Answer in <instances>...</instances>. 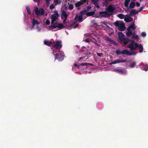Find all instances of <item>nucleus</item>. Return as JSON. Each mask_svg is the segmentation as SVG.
I'll return each instance as SVG.
<instances>
[{
    "label": "nucleus",
    "instance_id": "46",
    "mask_svg": "<svg viewBox=\"0 0 148 148\" xmlns=\"http://www.w3.org/2000/svg\"><path fill=\"white\" fill-rule=\"evenodd\" d=\"M54 14L58 16H60V15L58 14V12L57 10H55L54 12Z\"/></svg>",
    "mask_w": 148,
    "mask_h": 148
},
{
    "label": "nucleus",
    "instance_id": "52",
    "mask_svg": "<svg viewBox=\"0 0 148 148\" xmlns=\"http://www.w3.org/2000/svg\"><path fill=\"white\" fill-rule=\"evenodd\" d=\"M136 5L137 7H138L140 6V4L139 2H136Z\"/></svg>",
    "mask_w": 148,
    "mask_h": 148
},
{
    "label": "nucleus",
    "instance_id": "57",
    "mask_svg": "<svg viewBox=\"0 0 148 148\" xmlns=\"http://www.w3.org/2000/svg\"><path fill=\"white\" fill-rule=\"evenodd\" d=\"M78 24H77L76 25H75L74 26V28L75 29V28H76L77 27H78Z\"/></svg>",
    "mask_w": 148,
    "mask_h": 148
},
{
    "label": "nucleus",
    "instance_id": "43",
    "mask_svg": "<svg viewBox=\"0 0 148 148\" xmlns=\"http://www.w3.org/2000/svg\"><path fill=\"white\" fill-rule=\"evenodd\" d=\"M55 5L53 4H51L49 7V8L50 9H52L55 7Z\"/></svg>",
    "mask_w": 148,
    "mask_h": 148
},
{
    "label": "nucleus",
    "instance_id": "18",
    "mask_svg": "<svg viewBox=\"0 0 148 148\" xmlns=\"http://www.w3.org/2000/svg\"><path fill=\"white\" fill-rule=\"evenodd\" d=\"M138 13L137 11L135 9H132L130 11L129 14L130 16H133L134 15Z\"/></svg>",
    "mask_w": 148,
    "mask_h": 148
},
{
    "label": "nucleus",
    "instance_id": "17",
    "mask_svg": "<svg viewBox=\"0 0 148 148\" xmlns=\"http://www.w3.org/2000/svg\"><path fill=\"white\" fill-rule=\"evenodd\" d=\"M84 1L83 0H81L80 1L77 2L75 4V6L76 7H78L80 6L81 5L84 3Z\"/></svg>",
    "mask_w": 148,
    "mask_h": 148
},
{
    "label": "nucleus",
    "instance_id": "45",
    "mask_svg": "<svg viewBox=\"0 0 148 148\" xmlns=\"http://www.w3.org/2000/svg\"><path fill=\"white\" fill-rule=\"evenodd\" d=\"M141 35L142 37H145L146 36V34L145 32H142Z\"/></svg>",
    "mask_w": 148,
    "mask_h": 148
},
{
    "label": "nucleus",
    "instance_id": "28",
    "mask_svg": "<svg viewBox=\"0 0 148 148\" xmlns=\"http://www.w3.org/2000/svg\"><path fill=\"white\" fill-rule=\"evenodd\" d=\"M127 32H126V35L127 36H130L132 34V32L131 31V29H127Z\"/></svg>",
    "mask_w": 148,
    "mask_h": 148
},
{
    "label": "nucleus",
    "instance_id": "3",
    "mask_svg": "<svg viewBox=\"0 0 148 148\" xmlns=\"http://www.w3.org/2000/svg\"><path fill=\"white\" fill-rule=\"evenodd\" d=\"M53 55L55 56V60L56 59L58 60L59 61H61L64 59V53L62 51L60 53H57L56 54H54V52H53Z\"/></svg>",
    "mask_w": 148,
    "mask_h": 148
},
{
    "label": "nucleus",
    "instance_id": "23",
    "mask_svg": "<svg viewBox=\"0 0 148 148\" xmlns=\"http://www.w3.org/2000/svg\"><path fill=\"white\" fill-rule=\"evenodd\" d=\"M57 22H55L53 25H50L49 27L51 29H53L57 27Z\"/></svg>",
    "mask_w": 148,
    "mask_h": 148
},
{
    "label": "nucleus",
    "instance_id": "59",
    "mask_svg": "<svg viewBox=\"0 0 148 148\" xmlns=\"http://www.w3.org/2000/svg\"><path fill=\"white\" fill-rule=\"evenodd\" d=\"M61 1L59 0V1L58 3V4H61Z\"/></svg>",
    "mask_w": 148,
    "mask_h": 148
},
{
    "label": "nucleus",
    "instance_id": "42",
    "mask_svg": "<svg viewBox=\"0 0 148 148\" xmlns=\"http://www.w3.org/2000/svg\"><path fill=\"white\" fill-rule=\"evenodd\" d=\"M145 5H144L143 6V7H141L140 8V9H139V10H138V11H137V12H138H138H139L141 11L142 10H143V8H144V7L145 6Z\"/></svg>",
    "mask_w": 148,
    "mask_h": 148
},
{
    "label": "nucleus",
    "instance_id": "24",
    "mask_svg": "<svg viewBox=\"0 0 148 148\" xmlns=\"http://www.w3.org/2000/svg\"><path fill=\"white\" fill-rule=\"evenodd\" d=\"M135 5V3L134 2L132 1L130 4L129 8H130L133 9L134 8Z\"/></svg>",
    "mask_w": 148,
    "mask_h": 148
},
{
    "label": "nucleus",
    "instance_id": "6",
    "mask_svg": "<svg viewBox=\"0 0 148 148\" xmlns=\"http://www.w3.org/2000/svg\"><path fill=\"white\" fill-rule=\"evenodd\" d=\"M115 7L114 5H110L108 6V8L106 9V10H107L110 13L112 14L115 10Z\"/></svg>",
    "mask_w": 148,
    "mask_h": 148
},
{
    "label": "nucleus",
    "instance_id": "11",
    "mask_svg": "<svg viewBox=\"0 0 148 148\" xmlns=\"http://www.w3.org/2000/svg\"><path fill=\"white\" fill-rule=\"evenodd\" d=\"M136 29V27L134 22H132L130 25L127 28V29H128L129 30L131 29L132 30V29L133 30H134Z\"/></svg>",
    "mask_w": 148,
    "mask_h": 148
},
{
    "label": "nucleus",
    "instance_id": "9",
    "mask_svg": "<svg viewBox=\"0 0 148 148\" xmlns=\"http://www.w3.org/2000/svg\"><path fill=\"white\" fill-rule=\"evenodd\" d=\"M119 38V42L121 43H122V41L125 38L124 35L121 32H119L118 33Z\"/></svg>",
    "mask_w": 148,
    "mask_h": 148
},
{
    "label": "nucleus",
    "instance_id": "60",
    "mask_svg": "<svg viewBox=\"0 0 148 148\" xmlns=\"http://www.w3.org/2000/svg\"><path fill=\"white\" fill-rule=\"evenodd\" d=\"M132 35H135V32H132Z\"/></svg>",
    "mask_w": 148,
    "mask_h": 148
},
{
    "label": "nucleus",
    "instance_id": "47",
    "mask_svg": "<svg viewBox=\"0 0 148 148\" xmlns=\"http://www.w3.org/2000/svg\"><path fill=\"white\" fill-rule=\"evenodd\" d=\"M74 65L78 69H80V65L79 64H74Z\"/></svg>",
    "mask_w": 148,
    "mask_h": 148
},
{
    "label": "nucleus",
    "instance_id": "32",
    "mask_svg": "<svg viewBox=\"0 0 148 148\" xmlns=\"http://www.w3.org/2000/svg\"><path fill=\"white\" fill-rule=\"evenodd\" d=\"M130 1V0H125L124 6L126 7H127Z\"/></svg>",
    "mask_w": 148,
    "mask_h": 148
},
{
    "label": "nucleus",
    "instance_id": "36",
    "mask_svg": "<svg viewBox=\"0 0 148 148\" xmlns=\"http://www.w3.org/2000/svg\"><path fill=\"white\" fill-rule=\"evenodd\" d=\"M89 63H86V62L82 63L81 64H80V69L81 68V67L82 66H87V65H89Z\"/></svg>",
    "mask_w": 148,
    "mask_h": 148
},
{
    "label": "nucleus",
    "instance_id": "29",
    "mask_svg": "<svg viewBox=\"0 0 148 148\" xmlns=\"http://www.w3.org/2000/svg\"><path fill=\"white\" fill-rule=\"evenodd\" d=\"M133 20V18L130 17H129V18H124V21L126 22H130L132 21Z\"/></svg>",
    "mask_w": 148,
    "mask_h": 148
},
{
    "label": "nucleus",
    "instance_id": "26",
    "mask_svg": "<svg viewBox=\"0 0 148 148\" xmlns=\"http://www.w3.org/2000/svg\"><path fill=\"white\" fill-rule=\"evenodd\" d=\"M138 48H139V52L141 53L143 52V46L141 44L138 45Z\"/></svg>",
    "mask_w": 148,
    "mask_h": 148
},
{
    "label": "nucleus",
    "instance_id": "50",
    "mask_svg": "<svg viewBox=\"0 0 148 148\" xmlns=\"http://www.w3.org/2000/svg\"><path fill=\"white\" fill-rule=\"evenodd\" d=\"M59 0H54V2L56 5H57L58 4Z\"/></svg>",
    "mask_w": 148,
    "mask_h": 148
},
{
    "label": "nucleus",
    "instance_id": "38",
    "mask_svg": "<svg viewBox=\"0 0 148 148\" xmlns=\"http://www.w3.org/2000/svg\"><path fill=\"white\" fill-rule=\"evenodd\" d=\"M84 41L86 42H87L88 43H89L91 41V40L89 38H87Z\"/></svg>",
    "mask_w": 148,
    "mask_h": 148
},
{
    "label": "nucleus",
    "instance_id": "4",
    "mask_svg": "<svg viewBox=\"0 0 148 148\" xmlns=\"http://www.w3.org/2000/svg\"><path fill=\"white\" fill-rule=\"evenodd\" d=\"M62 41L61 40H56V43L55 42H53V47L56 49H60L62 47Z\"/></svg>",
    "mask_w": 148,
    "mask_h": 148
},
{
    "label": "nucleus",
    "instance_id": "64",
    "mask_svg": "<svg viewBox=\"0 0 148 148\" xmlns=\"http://www.w3.org/2000/svg\"><path fill=\"white\" fill-rule=\"evenodd\" d=\"M140 2H141V0H140Z\"/></svg>",
    "mask_w": 148,
    "mask_h": 148
},
{
    "label": "nucleus",
    "instance_id": "41",
    "mask_svg": "<svg viewBox=\"0 0 148 148\" xmlns=\"http://www.w3.org/2000/svg\"><path fill=\"white\" fill-rule=\"evenodd\" d=\"M68 8L70 10H72L73 9V5L72 4H71L69 5V6Z\"/></svg>",
    "mask_w": 148,
    "mask_h": 148
},
{
    "label": "nucleus",
    "instance_id": "44",
    "mask_svg": "<svg viewBox=\"0 0 148 148\" xmlns=\"http://www.w3.org/2000/svg\"><path fill=\"white\" fill-rule=\"evenodd\" d=\"M92 8V7L90 5H89L87 6L86 8V11H89L90 9Z\"/></svg>",
    "mask_w": 148,
    "mask_h": 148
},
{
    "label": "nucleus",
    "instance_id": "62",
    "mask_svg": "<svg viewBox=\"0 0 148 148\" xmlns=\"http://www.w3.org/2000/svg\"><path fill=\"white\" fill-rule=\"evenodd\" d=\"M83 12V11H82V12H80V13H82Z\"/></svg>",
    "mask_w": 148,
    "mask_h": 148
},
{
    "label": "nucleus",
    "instance_id": "13",
    "mask_svg": "<svg viewBox=\"0 0 148 148\" xmlns=\"http://www.w3.org/2000/svg\"><path fill=\"white\" fill-rule=\"evenodd\" d=\"M91 1V3L94 4L95 6L98 8H100V7L98 4L99 0H90Z\"/></svg>",
    "mask_w": 148,
    "mask_h": 148
},
{
    "label": "nucleus",
    "instance_id": "22",
    "mask_svg": "<svg viewBox=\"0 0 148 148\" xmlns=\"http://www.w3.org/2000/svg\"><path fill=\"white\" fill-rule=\"evenodd\" d=\"M95 13L94 11H92L90 12H88L86 13V15L87 16H89L93 15Z\"/></svg>",
    "mask_w": 148,
    "mask_h": 148
},
{
    "label": "nucleus",
    "instance_id": "12",
    "mask_svg": "<svg viewBox=\"0 0 148 148\" xmlns=\"http://www.w3.org/2000/svg\"><path fill=\"white\" fill-rule=\"evenodd\" d=\"M68 16V14L66 13V11L64 10L62 11L61 15L62 19L67 18Z\"/></svg>",
    "mask_w": 148,
    "mask_h": 148
},
{
    "label": "nucleus",
    "instance_id": "21",
    "mask_svg": "<svg viewBox=\"0 0 148 148\" xmlns=\"http://www.w3.org/2000/svg\"><path fill=\"white\" fill-rule=\"evenodd\" d=\"M82 17L81 15L78 16V15H77L75 16V20H77L78 19L79 22H81L82 21Z\"/></svg>",
    "mask_w": 148,
    "mask_h": 148
},
{
    "label": "nucleus",
    "instance_id": "49",
    "mask_svg": "<svg viewBox=\"0 0 148 148\" xmlns=\"http://www.w3.org/2000/svg\"><path fill=\"white\" fill-rule=\"evenodd\" d=\"M97 56H98L99 57H101L103 55V53H97Z\"/></svg>",
    "mask_w": 148,
    "mask_h": 148
},
{
    "label": "nucleus",
    "instance_id": "40",
    "mask_svg": "<svg viewBox=\"0 0 148 148\" xmlns=\"http://www.w3.org/2000/svg\"><path fill=\"white\" fill-rule=\"evenodd\" d=\"M26 9L28 14H31V10L29 7V6H27L26 7Z\"/></svg>",
    "mask_w": 148,
    "mask_h": 148
},
{
    "label": "nucleus",
    "instance_id": "15",
    "mask_svg": "<svg viewBox=\"0 0 148 148\" xmlns=\"http://www.w3.org/2000/svg\"><path fill=\"white\" fill-rule=\"evenodd\" d=\"M105 39L110 42L111 44H115V41L107 36L105 37Z\"/></svg>",
    "mask_w": 148,
    "mask_h": 148
},
{
    "label": "nucleus",
    "instance_id": "34",
    "mask_svg": "<svg viewBox=\"0 0 148 148\" xmlns=\"http://www.w3.org/2000/svg\"><path fill=\"white\" fill-rule=\"evenodd\" d=\"M59 17L58 16L56 15L55 14H52L51 15V19L56 20L58 19Z\"/></svg>",
    "mask_w": 148,
    "mask_h": 148
},
{
    "label": "nucleus",
    "instance_id": "7",
    "mask_svg": "<svg viewBox=\"0 0 148 148\" xmlns=\"http://www.w3.org/2000/svg\"><path fill=\"white\" fill-rule=\"evenodd\" d=\"M99 14L102 15V16L103 17H109L110 16L112 15V14L108 12H99Z\"/></svg>",
    "mask_w": 148,
    "mask_h": 148
},
{
    "label": "nucleus",
    "instance_id": "1",
    "mask_svg": "<svg viewBox=\"0 0 148 148\" xmlns=\"http://www.w3.org/2000/svg\"><path fill=\"white\" fill-rule=\"evenodd\" d=\"M114 24L116 26L118 27V29L120 31H124L125 29V24L122 21H116Z\"/></svg>",
    "mask_w": 148,
    "mask_h": 148
},
{
    "label": "nucleus",
    "instance_id": "51",
    "mask_svg": "<svg viewBox=\"0 0 148 148\" xmlns=\"http://www.w3.org/2000/svg\"><path fill=\"white\" fill-rule=\"evenodd\" d=\"M35 3H37L38 4H39L40 3V0H33Z\"/></svg>",
    "mask_w": 148,
    "mask_h": 148
},
{
    "label": "nucleus",
    "instance_id": "20",
    "mask_svg": "<svg viewBox=\"0 0 148 148\" xmlns=\"http://www.w3.org/2000/svg\"><path fill=\"white\" fill-rule=\"evenodd\" d=\"M32 28L34 27L35 25H39L40 24V23L39 22L38 20H35L34 19H33L32 20Z\"/></svg>",
    "mask_w": 148,
    "mask_h": 148
},
{
    "label": "nucleus",
    "instance_id": "54",
    "mask_svg": "<svg viewBox=\"0 0 148 148\" xmlns=\"http://www.w3.org/2000/svg\"><path fill=\"white\" fill-rule=\"evenodd\" d=\"M64 20L63 21V23L64 24H65L66 23V21L67 20V18H64Z\"/></svg>",
    "mask_w": 148,
    "mask_h": 148
},
{
    "label": "nucleus",
    "instance_id": "8",
    "mask_svg": "<svg viewBox=\"0 0 148 148\" xmlns=\"http://www.w3.org/2000/svg\"><path fill=\"white\" fill-rule=\"evenodd\" d=\"M125 62H128L126 60H121L118 59L116 60L115 61H112L110 63V64H116L117 63H123Z\"/></svg>",
    "mask_w": 148,
    "mask_h": 148
},
{
    "label": "nucleus",
    "instance_id": "39",
    "mask_svg": "<svg viewBox=\"0 0 148 148\" xmlns=\"http://www.w3.org/2000/svg\"><path fill=\"white\" fill-rule=\"evenodd\" d=\"M108 0H106L104 1L103 3V6H107L108 5Z\"/></svg>",
    "mask_w": 148,
    "mask_h": 148
},
{
    "label": "nucleus",
    "instance_id": "63",
    "mask_svg": "<svg viewBox=\"0 0 148 148\" xmlns=\"http://www.w3.org/2000/svg\"><path fill=\"white\" fill-rule=\"evenodd\" d=\"M133 1H136V0H133Z\"/></svg>",
    "mask_w": 148,
    "mask_h": 148
},
{
    "label": "nucleus",
    "instance_id": "61",
    "mask_svg": "<svg viewBox=\"0 0 148 148\" xmlns=\"http://www.w3.org/2000/svg\"><path fill=\"white\" fill-rule=\"evenodd\" d=\"M89 65H90L91 66H92L93 65V64H91V63H89Z\"/></svg>",
    "mask_w": 148,
    "mask_h": 148
},
{
    "label": "nucleus",
    "instance_id": "53",
    "mask_svg": "<svg viewBox=\"0 0 148 148\" xmlns=\"http://www.w3.org/2000/svg\"><path fill=\"white\" fill-rule=\"evenodd\" d=\"M101 23L102 24H103L104 25H106V26H107V23H106V22L105 21H103V22H102Z\"/></svg>",
    "mask_w": 148,
    "mask_h": 148
},
{
    "label": "nucleus",
    "instance_id": "25",
    "mask_svg": "<svg viewBox=\"0 0 148 148\" xmlns=\"http://www.w3.org/2000/svg\"><path fill=\"white\" fill-rule=\"evenodd\" d=\"M141 67L142 70L147 71L148 70V65L146 64L145 65H143Z\"/></svg>",
    "mask_w": 148,
    "mask_h": 148
},
{
    "label": "nucleus",
    "instance_id": "35",
    "mask_svg": "<svg viewBox=\"0 0 148 148\" xmlns=\"http://www.w3.org/2000/svg\"><path fill=\"white\" fill-rule=\"evenodd\" d=\"M117 16L118 17L121 19H123L125 17L124 15L122 14H119L117 15Z\"/></svg>",
    "mask_w": 148,
    "mask_h": 148
},
{
    "label": "nucleus",
    "instance_id": "31",
    "mask_svg": "<svg viewBox=\"0 0 148 148\" xmlns=\"http://www.w3.org/2000/svg\"><path fill=\"white\" fill-rule=\"evenodd\" d=\"M62 8L65 11H66L68 10L67 6L66 5V4H62Z\"/></svg>",
    "mask_w": 148,
    "mask_h": 148
},
{
    "label": "nucleus",
    "instance_id": "30",
    "mask_svg": "<svg viewBox=\"0 0 148 148\" xmlns=\"http://www.w3.org/2000/svg\"><path fill=\"white\" fill-rule=\"evenodd\" d=\"M136 65V62H131L130 66V67L133 68L135 67Z\"/></svg>",
    "mask_w": 148,
    "mask_h": 148
},
{
    "label": "nucleus",
    "instance_id": "19",
    "mask_svg": "<svg viewBox=\"0 0 148 148\" xmlns=\"http://www.w3.org/2000/svg\"><path fill=\"white\" fill-rule=\"evenodd\" d=\"M131 40L129 39L128 38H125L122 41V43H123L125 45L127 44L130 41H131Z\"/></svg>",
    "mask_w": 148,
    "mask_h": 148
},
{
    "label": "nucleus",
    "instance_id": "10",
    "mask_svg": "<svg viewBox=\"0 0 148 148\" xmlns=\"http://www.w3.org/2000/svg\"><path fill=\"white\" fill-rule=\"evenodd\" d=\"M122 54H126L127 55L131 56L135 54L134 52L131 53L127 49H125L122 50Z\"/></svg>",
    "mask_w": 148,
    "mask_h": 148
},
{
    "label": "nucleus",
    "instance_id": "5",
    "mask_svg": "<svg viewBox=\"0 0 148 148\" xmlns=\"http://www.w3.org/2000/svg\"><path fill=\"white\" fill-rule=\"evenodd\" d=\"M44 9L42 8L38 9V8H37L35 10V14L40 16L43 15L44 14Z\"/></svg>",
    "mask_w": 148,
    "mask_h": 148
},
{
    "label": "nucleus",
    "instance_id": "14",
    "mask_svg": "<svg viewBox=\"0 0 148 148\" xmlns=\"http://www.w3.org/2000/svg\"><path fill=\"white\" fill-rule=\"evenodd\" d=\"M44 43L46 45L50 47H53V43L49 40H45Z\"/></svg>",
    "mask_w": 148,
    "mask_h": 148
},
{
    "label": "nucleus",
    "instance_id": "48",
    "mask_svg": "<svg viewBox=\"0 0 148 148\" xmlns=\"http://www.w3.org/2000/svg\"><path fill=\"white\" fill-rule=\"evenodd\" d=\"M50 24V22L49 20H47L46 22V24L47 25H49Z\"/></svg>",
    "mask_w": 148,
    "mask_h": 148
},
{
    "label": "nucleus",
    "instance_id": "27",
    "mask_svg": "<svg viewBox=\"0 0 148 148\" xmlns=\"http://www.w3.org/2000/svg\"><path fill=\"white\" fill-rule=\"evenodd\" d=\"M57 27L60 29H63L64 28V25L62 23H59L57 22Z\"/></svg>",
    "mask_w": 148,
    "mask_h": 148
},
{
    "label": "nucleus",
    "instance_id": "55",
    "mask_svg": "<svg viewBox=\"0 0 148 148\" xmlns=\"http://www.w3.org/2000/svg\"><path fill=\"white\" fill-rule=\"evenodd\" d=\"M51 23L52 24H53L54 23V21H56L53 19H51Z\"/></svg>",
    "mask_w": 148,
    "mask_h": 148
},
{
    "label": "nucleus",
    "instance_id": "58",
    "mask_svg": "<svg viewBox=\"0 0 148 148\" xmlns=\"http://www.w3.org/2000/svg\"><path fill=\"white\" fill-rule=\"evenodd\" d=\"M51 0H46V2L47 3H47H49V1H51Z\"/></svg>",
    "mask_w": 148,
    "mask_h": 148
},
{
    "label": "nucleus",
    "instance_id": "33",
    "mask_svg": "<svg viewBox=\"0 0 148 148\" xmlns=\"http://www.w3.org/2000/svg\"><path fill=\"white\" fill-rule=\"evenodd\" d=\"M115 52L117 55H120L122 54V51H121L119 49L116 50Z\"/></svg>",
    "mask_w": 148,
    "mask_h": 148
},
{
    "label": "nucleus",
    "instance_id": "37",
    "mask_svg": "<svg viewBox=\"0 0 148 148\" xmlns=\"http://www.w3.org/2000/svg\"><path fill=\"white\" fill-rule=\"evenodd\" d=\"M132 38L138 40L139 39V37L136 34L135 35H132Z\"/></svg>",
    "mask_w": 148,
    "mask_h": 148
},
{
    "label": "nucleus",
    "instance_id": "16",
    "mask_svg": "<svg viewBox=\"0 0 148 148\" xmlns=\"http://www.w3.org/2000/svg\"><path fill=\"white\" fill-rule=\"evenodd\" d=\"M114 71L117 73L121 74H124L126 73V71L119 69H114Z\"/></svg>",
    "mask_w": 148,
    "mask_h": 148
},
{
    "label": "nucleus",
    "instance_id": "2",
    "mask_svg": "<svg viewBox=\"0 0 148 148\" xmlns=\"http://www.w3.org/2000/svg\"><path fill=\"white\" fill-rule=\"evenodd\" d=\"M131 43L127 45V47L130 48L131 51L136 49L138 48V45L135 43L134 40H131Z\"/></svg>",
    "mask_w": 148,
    "mask_h": 148
},
{
    "label": "nucleus",
    "instance_id": "56",
    "mask_svg": "<svg viewBox=\"0 0 148 148\" xmlns=\"http://www.w3.org/2000/svg\"><path fill=\"white\" fill-rule=\"evenodd\" d=\"M84 58V57H82L80 58L78 60V61H80L81 60H82V59H83Z\"/></svg>",
    "mask_w": 148,
    "mask_h": 148
}]
</instances>
